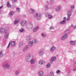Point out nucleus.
Instances as JSON below:
<instances>
[{
	"instance_id": "19",
	"label": "nucleus",
	"mask_w": 76,
	"mask_h": 76,
	"mask_svg": "<svg viewBox=\"0 0 76 76\" xmlns=\"http://www.w3.org/2000/svg\"><path fill=\"white\" fill-rule=\"evenodd\" d=\"M11 5L10 4V2H9V1H7V7H8V8H10V7H11Z\"/></svg>"
},
{
	"instance_id": "41",
	"label": "nucleus",
	"mask_w": 76,
	"mask_h": 76,
	"mask_svg": "<svg viewBox=\"0 0 76 76\" xmlns=\"http://www.w3.org/2000/svg\"><path fill=\"white\" fill-rule=\"evenodd\" d=\"M50 29H54V28L53 26H51L50 28Z\"/></svg>"
},
{
	"instance_id": "44",
	"label": "nucleus",
	"mask_w": 76,
	"mask_h": 76,
	"mask_svg": "<svg viewBox=\"0 0 76 76\" xmlns=\"http://www.w3.org/2000/svg\"><path fill=\"white\" fill-rule=\"evenodd\" d=\"M26 49L27 50V49H28V48H29V46H28V45H27L26 46Z\"/></svg>"
},
{
	"instance_id": "42",
	"label": "nucleus",
	"mask_w": 76,
	"mask_h": 76,
	"mask_svg": "<svg viewBox=\"0 0 76 76\" xmlns=\"http://www.w3.org/2000/svg\"><path fill=\"white\" fill-rule=\"evenodd\" d=\"M63 19L64 20H65V21H66V18L64 17L63 18Z\"/></svg>"
},
{
	"instance_id": "28",
	"label": "nucleus",
	"mask_w": 76,
	"mask_h": 76,
	"mask_svg": "<svg viewBox=\"0 0 76 76\" xmlns=\"http://www.w3.org/2000/svg\"><path fill=\"white\" fill-rule=\"evenodd\" d=\"M27 49H26V47H24L22 50V51L23 53H25L26 51V50Z\"/></svg>"
},
{
	"instance_id": "47",
	"label": "nucleus",
	"mask_w": 76,
	"mask_h": 76,
	"mask_svg": "<svg viewBox=\"0 0 76 76\" xmlns=\"http://www.w3.org/2000/svg\"><path fill=\"white\" fill-rule=\"evenodd\" d=\"M73 64L74 65H76V62H74L73 63Z\"/></svg>"
},
{
	"instance_id": "45",
	"label": "nucleus",
	"mask_w": 76,
	"mask_h": 76,
	"mask_svg": "<svg viewBox=\"0 0 76 76\" xmlns=\"http://www.w3.org/2000/svg\"><path fill=\"white\" fill-rule=\"evenodd\" d=\"M73 28L74 29H76V25Z\"/></svg>"
},
{
	"instance_id": "50",
	"label": "nucleus",
	"mask_w": 76,
	"mask_h": 76,
	"mask_svg": "<svg viewBox=\"0 0 76 76\" xmlns=\"http://www.w3.org/2000/svg\"><path fill=\"white\" fill-rule=\"evenodd\" d=\"M47 3H48V1H47Z\"/></svg>"
},
{
	"instance_id": "2",
	"label": "nucleus",
	"mask_w": 76,
	"mask_h": 76,
	"mask_svg": "<svg viewBox=\"0 0 76 76\" xmlns=\"http://www.w3.org/2000/svg\"><path fill=\"white\" fill-rule=\"evenodd\" d=\"M70 8L71 9L68 10L66 12L67 13V21H69L70 19V16H72V13L73 12L72 9H75V5H72L70 7Z\"/></svg>"
},
{
	"instance_id": "49",
	"label": "nucleus",
	"mask_w": 76,
	"mask_h": 76,
	"mask_svg": "<svg viewBox=\"0 0 76 76\" xmlns=\"http://www.w3.org/2000/svg\"><path fill=\"white\" fill-rule=\"evenodd\" d=\"M73 71H76V69H73Z\"/></svg>"
},
{
	"instance_id": "27",
	"label": "nucleus",
	"mask_w": 76,
	"mask_h": 76,
	"mask_svg": "<svg viewBox=\"0 0 76 76\" xmlns=\"http://www.w3.org/2000/svg\"><path fill=\"white\" fill-rule=\"evenodd\" d=\"M30 28H32L33 27V24L31 23H30L28 24Z\"/></svg>"
},
{
	"instance_id": "8",
	"label": "nucleus",
	"mask_w": 76,
	"mask_h": 76,
	"mask_svg": "<svg viewBox=\"0 0 76 76\" xmlns=\"http://www.w3.org/2000/svg\"><path fill=\"white\" fill-rule=\"evenodd\" d=\"M56 60V56H53L51 58L50 60V63H53L54 61H55Z\"/></svg>"
},
{
	"instance_id": "9",
	"label": "nucleus",
	"mask_w": 76,
	"mask_h": 76,
	"mask_svg": "<svg viewBox=\"0 0 76 76\" xmlns=\"http://www.w3.org/2000/svg\"><path fill=\"white\" fill-rule=\"evenodd\" d=\"M67 35L66 34H65L61 38V39L62 41L63 40H64L65 39H66L67 38Z\"/></svg>"
},
{
	"instance_id": "46",
	"label": "nucleus",
	"mask_w": 76,
	"mask_h": 76,
	"mask_svg": "<svg viewBox=\"0 0 76 76\" xmlns=\"http://www.w3.org/2000/svg\"><path fill=\"white\" fill-rule=\"evenodd\" d=\"M3 6H1L0 7V9H2V8H3Z\"/></svg>"
},
{
	"instance_id": "51",
	"label": "nucleus",
	"mask_w": 76,
	"mask_h": 76,
	"mask_svg": "<svg viewBox=\"0 0 76 76\" xmlns=\"http://www.w3.org/2000/svg\"><path fill=\"white\" fill-rule=\"evenodd\" d=\"M26 16H25V15H24L23 16V17H25Z\"/></svg>"
},
{
	"instance_id": "7",
	"label": "nucleus",
	"mask_w": 76,
	"mask_h": 76,
	"mask_svg": "<svg viewBox=\"0 0 76 76\" xmlns=\"http://www.w3.org/2000/svg\"><path fill=\"white\" fill-rule=\"evenodd\" d=\"M56 47L55 46H53L50 48V51L51 53H53L54 51L55 50H56Z\"/></svg>"
},
{
	"instance_id": "38",
	"label": "nucleus",
	"mask_w": 76,
	"mask_h": 76,
	"mask_svg": "<svg viewBox=\"0 0 76 76\" xmlns=\"http://www.w3.org/2000/svg\"><path fill=\"white\" fill-rule=\"evenodd\" d=\"M60 70L59 69H58L56 71L57 74H58V73H60Z\"/></svg>"
},
{
	"instance_id": "14",
	"label": "nucleus",
	"mask_w": 76,
	"mask_h": 76,
	"mask_svg": "<svg viewBox=\"0 0 76 76\" xmlns=\"http://www.w3.org/2000/svg\"><path fill=\"white\" fill-rule=\"evenodd\" d=\"M44 63H45V61L44 60H40L39 61V64L40 65H42Z\"/></svg>"
},
{
	"instance_id": "40",
	"label": "nucleus",
	"mask_w": 76,
	"mask_h": 76,
	"mask_svg": "<svg viewBox=\"0 0 76 76\" xmlns=\"http://www.w3.org/2000/svg\"><path fill=\"white\" fill-rule=\"evenodd\" d=\"M12 3H16L17 1V0H11Z\"/></svg>"
},
{
	"instance_id": "12",
	"label": "nucleus",
	"mask_w": 76,
	"mask_h": 76,
	"mask_svg": "<svg viewBox=\"0 0 76 76\" xmlns=\"http://www.w3.org/2000/svg\"><path fill=\"white\" fill-rule=\"evenodd\" d=\"M44 51L42 50H40L38 52V54L39 56H43L44 55Z\"/></svg>"
},
{
	"instance_id": "4",
	"label": "nucleus",
	"mask_w": 76,
	"mask_h": 76,
	"mask_svg": "<svg viewBox=\"0 0 76 76\" xmlns=\"http://www.w3.org/2000/svg\"><path fill=\"white\" fill-rule=\"evenodd\" d=\"M34 18H36V17H37V20H39L41 17V14L36 13L34 15Z\"/></svg>"
},
{
	"instance_id": "23",
	"label": "nucleus",
	"mask_w": 76,
	"mask_h": 76,
	"mask_svg": "<svg viewBox=\"0 0 76 76\" xmlns=\"http://www.w3.org/2000/svg\"><path fill=\"white\" fill-rule=\"evenodd\" d=\"M69 33V29L66 30L64 32V34H68Z\"/></svg>"
},
{
	"instance_id": "25",
	"label": "nucleus",
	"mask_w": 76,
	"mask_h": 76,
	"mask_svg": "<svg viewBox=\"0 0 76 76\" xmlns=\"http://www.w3.org/2000/svg\"><path fill=\"white\" fill-rule=\"evenodd\" d=\"M23 46V42H21L18 45V47L19 48H20V47H22V46Z\"/></svg>"
},
{
	"instance_id": "35",
	"label": "nucleus",
	"mask_w": 76,
	"mask_h": 76,
	"mask_svg": "<svg viewBox=\"0 0 76 76\" xmlns=\"http://www.w3.org/2000/svg\"><path fill=\"white\" fill-rule=\"evenodd\" d=\"M50 65L51 64L50 63L48 64L47 66H46V67L47 68H49V67H50Z\"/></svg>"
},
{
	"instance_id": "52",
	"label": "nucleus",
	"mask_w": 76,
	"mask_h": 76,
	"mask_svg": "<svg viewBox=\"0 0 76 76\" xmlns=\"http://www.w3.org/2000/svg\"><path fill=\"white\" fill-rule=\"evenodd\" d=\"M75 69V70H76V69Z\"/></svg>"
},
{
	"instance_id": "21",
	"label": "nucleus",
	"mask_w": 76,
	"mask_h": 76,
	"mask_svg": "<svg viewBox=\"0 0 76 76\" xmlns=\"http://www.w3.org/2000/svg\"><path fill=\"white\" fill-rule=\"evenodd\" d=\"M60 23L61 25H64V24H66V21L62 20L60 22Z\"/></svg>"
},
{
	"instance_id": "5",
	"label": "nucleus",
	"mask_w": 76,
	"mask_h": 76,
	"mask_svg": "<svg viewBox=\"0 0 76 76\" xmlns=\"http://www.w3.org/2000/svg\"><path fill=\"white\" fill-rule=\"evenodd\" d=\"M10 45H11V46H15L16 45V43H15V41H12L11 42H10L8 44V45L7 47V48H9L10 46Z\"/></svg>"
},
{
	"instance_id": "15",
	"label": "nucleus",
	"mask_w": 76,
	"mask_h": 76,
	"mask_svg": "<svg viewBox=\"0 0 76 76\" xmlns=\"http://www.w3.org/2000/svg\"><path fill=\"white\" fill-rule=\"evenodd\" d=\"M41 36L43 38H46L47 35L45 33H42L41 34Z\"/></svg>"
},
{
	"instance_id": "22",
	"label": "nucleus",
	"mask_w": 76,
	"mask_h": 76,
	"mask_svg": "<svg viewBox=\"0 0 76 76\" xmlns=\"http://www.w3.org/2000/svg\"><path fill=\"white\" fill-rule=\"evenodd\" d=\"M70 44L72 45H75V42L73 41H71L70 42Z\"/></svg>"
},
{
	"instance_id": "33",
	"label": "nucleus",
	"mask_w": 76,
	"mask_h": 76,
	"mask_svg": "<svg viewBox=\"0 0 76 76\" xmlns=\"http://www.w3.org/2000/svg\"><path fill=\"white\" fill-rule=\"evenodd\" d=\"M3 56V53L2 52V51H0V57H2Z\"/></svg>"
},
{
	"instance_id": "37",
	"label": "nucleus",
	"mask_w": 76,
	"mask_h": 76,
	"mask_svg": "<svg viewBox=\"0 0 76 76\" xmlns=\"http://www.w3.org/2000/svg\"><path fill=\"white\" fill-rule=\"evenodd\" d=\"M16 11L17 12H20V8H17L16 9Z\"/></svg>"
},
{
	"instance_id": "30",
	"label": "nucleus",
	"mask_w": 76,
	"mask_h": 76,
	"mask_svg": "<svg viewBox=\"0 0 76 76\" xmlns=\"http://www.w3.org/2000/svg\"><path fill=\"white\" fill-rule=\"evenodd\" d=\"M15 75H17V76H18V75H19V72L18 71H15Z\"/></svg>"
},
{
	"instance_id": "36",
	"label": "nucleus",
	"mask_w": 76,
	"mask_h": 76,
	"mask_svg": "<svg viewBox=\"0 0 76 76\" xmlns=\"http://www.w3.org/2000/svg\"><path fill=\"white\" fill-rule=\"evenodd\" d=\"M49 76H54L53 73L52 72H50L49 74Z\"/></svg>"
},
{
	"instance_id": "24",
	"label": "nucleus",
	"mask_w": 76,
	"mask_h": 76,
	"mask_svg": "<svg viewBox=\"0 0 76 76\" xmlns=\"http://www.w3.org/2000/svg\"><path fill=\"white\" fill-rule=\"evenodd\" d=\"M33 43L32 41H30L28 43V45L29 47H32L33 45Z\"/></svg>"
},
{
	"instance_id": "13",
	"label": "nucleus",
	"mask_w": 76,
	"mask_h": 76,
	"mask_svg": "<svg viewBox=\"0 0 76 76\" xmlns=\"http://www.w3.org/2000/svg\"><path fill=\"white\" fill-rule=\"evenodd\" d=\"M32 39V37L31 36H28L26 38V40L27 41H29Z\"/></svg>"
},
{
	"instance_id": "29",
	"label": "nucleus",
	"mask_w": 76,
	"mask_h": 76,
	"mask_svg": "<svg viewBox=\"0 0 76 76\" xmlns=\"http://www.w3.org/2000/svg\"><path fill=\"white\" fill-rule=\"evenodd\" d=\"M60 9H61V6H59L58 7L56 8V11H58Z\"/></svg>"
},
{
	"instance_id": "48",
	"label": "nucleus",
	"mask_w": 76,
	"mask_h": 76,
	"mask_svg": "<svg viewBox=\"0 0 76 76\" xmlns=\"http://www.w3.org/2000/svg\"><path fill=\"white\" fill-rule=\"evenodd\" d=\"M71 27H73V25L72 24L71 26Z\"/></svg>"
},
{
	"instance_id": "16",
	"label": "nucleus",
	"mask_w": 76,
	"mask_h": 76,
	"mask_svg": "<svg viewBox=\"0 0 76 76\" xmlns=\"http://www.w3.org/2000/svg\"><path fill=\"white\" fill-rule=\"evenodd\" d=\"M29 12L30 13L32 14V13L35 12V10L32 8H31L30 9Z\"/></svg>"
},
{
	"instance_id": "20",
	"label": "nucleus",
	"mask_w": 76,
	"mask_h": 76,
	"mask_svg": "<svg viewBox=\"0 0 76 76\" xmlns=\"http://www.w3.org/2000/svg\"><path fill=\"white\" fill-rule=\"evenodd\" d=\"M39 29V26H37L36 27H35L33 29V31L34 32H36L37 31V30L38 29Z\"/></svg>"
},
{
	"instance_id": "43",
	"label": "nucleus",
	"mask_w": 76,
	"mask_h": 76,
	"mask_svg": "<svg viewBox=\"0 0 76 76\" xmlns=\"http://www.w3.org/2000/svg\"><path fill=\"white\" fill-rule=\"evenodd\" d=\"M54 1V0H51L50 2L51 3H53Z\"/></svg>"
},
{
	"instance_id": "18",
	"label": "nucleus",
	"mask_w": 76,
	"mask_h": 76,
	"mask_svg": "<svg viewBox=\"0 0 76 76\" xmlns=\"http://www.w3.org/2000/svg\"><path fill=\"white\" fill-rule=\"evenodd\" d=\"M32 42L34 44H36V43L38 42V40L37 39H34L33 40Z\"/></svg>"
},
{
	"instance_id": "26",
	"label": "nucleus",
	"mask_w": 76,
	"mask_h": 76,
	"mask_svg": "<svg viewBox=\"0 0 76 76\" xmlns=\"http://www.w3.org/2000/svg\"><path fill=\"white\" fill-rule=\"evenodd\" d=\"M13 15H14V12L11 11L10 13V17H12L13 16Z\"/></svg>"
},
{
	"instance_id": "31",
	"label": "nucleus",
	"mask_w": 76,
	"mask_h": 76,
	"mask_svg": "<svg viewBox=\"0 0 76 76\" xmlns=\"http://www.w3.org/2000/svg\"><path fill=\"white\" fill-rule=\"evenodd\" d=\"M47 14H48V18L49 19H51V18H53V16H52L51 15H50L48 13Z\"/></svg>"
},
{
	"instance_id": "10",
	"label": "nucleus",
	"mask_w": 76,
	"mask_h": 76,
	"mask_svg": "<svg viewBox=\"0 0 76 76\" xmlns=\"http://www.w3.org/2000/svg\"><path fill=\"white\" fill-rule=\"evenodd\" d=\"M5 31V29L4 28H0V33L1 34H3Z\"/></svg>"
},
{
	"instance_id": "3",
	"label": "nucleus",
	"mask_w": 76,
	"mask_h": 76,
	"mask_svg": "<svg viewBox=\"0 0 76 76\" xmlns=\"http://www.w3.org/2000/svg\"><path fill=\"white\" fill-rule=\"evenodd\" d=\"M2 67L3 68H5L6 69L9 70L10 69V65L9 63H5L4 65H2Z\"/></svg>"
},
{
	"instance_id": "1",
	"label": "nucleus",
	"mask_w": 76,
	"mask_h": 76,
	"mask_svg": "<svg viewBox=\"0 0 76 76\" xmlns=\"http://www.w3.org/2000/svg\"><path fill=\"white\" fill-rule=\"evenodd\" d=\"M26 60L27 62H30L31 64H32L35 63V60L33 58V55L32 54H27L26 57Z\"/></svg>"
},
{
	"instance_id": "6",
	"label": "nucleus",
	"mask_w": 76,
	"mask_h": 76,
	"mask_svg": "<svg viewBox=\"0 0 76 76\" xmlns=\"http://www.w3.org/2000/svg\"><path fill=\"white\" fill-rule=\"evenodd\" d=\"M5 35L4 36V37L6 39H7L8 37H9V32L7 31H5Z\"/></svg>"
},
{
	"instance_id": "11",
	"label": "nucleus",
	"mask_w": 76,
	"mask_h": 76,
	"mask_svg": "<svg viewBox=\"0 0 76 76\" xmlns=\"http://www.w3.org/2000/svg\"><path fill=\"white\" fill-rule=\"evenodd\" d=\"M26 20H23L20 23L21 25L22 26H24L26 24Z\"/></svg>"
},
{
	"instance_id": "32",
	"label": "nucleus",
	"mask_w": 76,
	"mask_h": 76,
	"mask_svg": "<svg viewBox=\"0 0 76 76\" xmlns=\"http://www.w3.org/2000/svg\"><path fill=\"white\" fill-rule=\"evenodd\" d=\"M19 32H21V33L23 32V31H24V29L22 28L19 30Z\"/></svg>"
},
{
	"instance_id": "34",
	"label": "nucleus",
	"mask_w": 76,
	"mask_h": 76,
	"mask_svg": "<svg viewBox=\"0 0 76 76\" xmlns=\"http://www.w3.org/2000/svg\"><path fill=\"white\" fill-rule=\"evenodd\" d=\"M19 22L18 20H15V21L14 22V23L15 25H16V24H17Z\"/></svg>"
},
{
	"instance_id": "39",
	"label": "nucleus",
	"mask_w": 76,
	"mask_h": 76,
	"mask_svg": "<svg viewBox=\"0 0 76 76\" xmlns=\"http://www.w3.org/2000/svg\"><path fill=\"white\" fill-rule=\"evenodd\" d=\"M48 9V6L47 5H45V10H47Z\"/></svg>"
},
{
	"instance_id": "17",
	"label": "nucleus",
	"mask_w": 76,
	"mask_h": 76,
	"mask_svg": "<svg viewBox=\"0 0 76 76\" xmlns=\"http://www.w3.org/2000/svg\"><path fill=\"white\" fill-rule=\"evenodd\" d=\"M44 75V72L43 71H41L38 73V75L39 76H42Z\"/></svg>"
}]
</instances>
